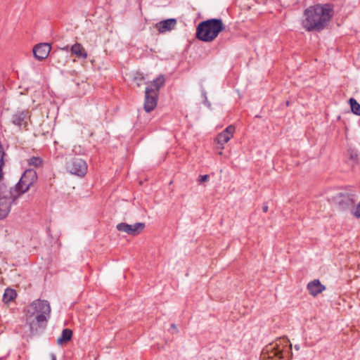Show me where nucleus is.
Returning <instances> with one entry per match:
<instances>
[{
  "label": "nucleus",
  "mask_w": 360,
  "mask_h": 360,
  "mask_svg": "<svg viewBox=\"0 0 360 360\" xmlns=\"http://www.w3.org/2000/svg\"><path fill=\"white\" fill-rule=\"evenodd\" d=\"M145 228V224L141 222L135 223L134 224H128L127 223H120L117 225V229L119 231L124 232L131 236H137Z\"/></svg>",
  "instance_id": "nucleus-8"
},
{
  "label": "nucleus",
  "mask_w": 360,
  "mask_h": 360,
  "mask_svg": "<svg viewBox=\"0 0 360 360\" xmlns=\"http://www.w3.org/2000/svg\"><path fill=\"white\" fill-rule=\"evenodd\" d=\"M18 198L11 188L1 186L0 188V219H4L9 214L13 202Z\"/></svg>",
  "instance_id": "nucleus-4"
},
{
  "label": "nucleus",
  "mask_w": 360,
  "mask_h": 360,
  "mask_svg": "<svg viewBox=\"0 0 360 360\" xmlns=\"http://www.w3.org/2000/svg\"><path fill=\"white\" fill-rule=\"evenodd\" d=\"M51 307L46 300H37L28 307L26 316V324L33 333L40 327V324L46 322L50 316Z\"/></svg>",
  "instance_id": "nucleus-2"
},
{
  "label": "nucleus",
  "mask_w": 360,
  "mask_h": 360,
  "mask_svg": "<svg viewBox=\"0 0 360 360\" xmlns=\"http://www.w3.org/2000/svg\"><path fill=\"white\" fill-rule=\"evenodd\" d=\"M36 180V172L32 169L26 170L22 175L15 188L11 189L13 193L18 195V198L21 194L27 192Z\"/></svg>",
  "instance_id": "nucleus-5"
},
{
  "label": "nucleus",
  "mask_w": 360,
  "mask_h": 360,
  "mask_svg": "<svg viewBox=\"0 0 360 360\" xmlns=\"http://www.w3.org/2000/svg\"><path fill=\"white\" fill-rule=\"evenodd\" d=\"M68 169L72 174L84 176L87 171V165L81 158H73L68 165Z\"/></svg>",
  "instance_id": "nucleus-7"
},
{
  "label": "nucleus",
  "mask_w": 360,
  "mask_h": 360,
  "mask_svg": "<svg viewBox=\"0 0 360 360\" xmlns=\"http://www.w3.org/2000/svg\"><path fill=\"white\" fill-rule=\"evenodd\" d=\"M334 200L341 210L349 209L353 207L354 204V199L348 194L339 193L335 197Z\"/></svg>",
  "instance_id": "nucleus-13"
},
{
  "label": "nucleus",
  "mask_w": 360,
  "mask_h": 360,
  "mask_svg": "<svg viewBox=\"0 0 360 360\" xmlns=\"http://www.w3.org/2000/svg\"><path fill=\"white\" fill-rule=\"evenodd\" d=\"M353 215L356 218H360V202L356 205V208L352 211Z\"/></svg>",
  "instance_id": "nucleus-23"
},
{
  "label": "nucleus",
  "mask_w": 360,
  "mask_h": 360,
  "mask_svg": "<svg viewBox=\"0 0 360 360\" xmlns=\"http://www.w3.org/2000/svg\"><path fill=\"white\" fill-rule=\"evenodd\" d=\"M144 79L142 77H136L134 78L133 82L137 87L141 86L144 83Z\"/></svg>",
  "instance_id": "nucleus-22"
},
{
  "label": "nucleus",
  "mask_w": 360,
  "mask_h": 360,
  "mask_svg": "<svg viewBox=\"0 0 360 360\" xmlns=\"http://www.w3.org/2000/svg\"><path fill=\"white\" fill-rule=\"evenodd\" d=\"M325 289L326 287L318 279H315L307 284V290L309 294L314 297L321 293Z\"/></svg>",
  "instance_id": "nucleus-15"
},
{
  "label": "nucleus",
  "mask_w": 360,
  "mask_h": 360,
  "mask_svg": "<svg viewBox=\"0 0 360 360\" xmlns=\"http://www.w3.org/2000/svg\"><path fill=\"white\" fill-rule=\"evenodd\" d=\"M51 360H56V356L54 354H50Z\"/></svg>",
  "instance_id": "nucleus-27"
},
{
  "label": "nucleus",
  "mask_w": 360,
  "mask_h": 360,
  "mask_svg": "<svg viewBox=\"0 0 360 360\" xmlns=\"http://www.w3.org/2000/svg\"><path fill=\"white\" fill-rule=\"evenodd\" d=\"M27 162L30 165L39 167L42 164V160L39 157L34 156L28 159Z\"/></svg>",
  "instance_id": "nucleus-21"
},
{
  "label": "nucleus",
  "mask_w": 360,
  "mask_h": 360,
  "mask_svg": "<svg viewBox=\"0 0 360 360\" xmlns=\"http://www.w3.org/2000/svg\"><path fill=\"white\" fill-rule=\"evenodd\" d=\"M16 296V292L14 290L7 288L3 295V301L8 303L12 301Z\"/></svg>",
  "instance_id": "nucleus-19"
},
{
  "label": "nucleus",
  "mask_w": 360,
  "mask_h": 360,
  "mask_svg": "<svg viewBox=\"0 0 360 360\" xmlns=\"http://www.w3.org/2000/svg\"><path fill=\"white\" fill-rule=\"evenodd\" d=\"M51 47V45L48 43H41L37 44L33 48V54L36 59L39 60H42L47 58Z\"/></svg>",
  "instance_id": "nucleus-12"
},
{
  "label": "nucleus",
  "mask_w": 360,
  "mask_h": 360,
  "mask_svg": "<svg viewBox=\"0 0 360 360\" xmlns=\"http://www.w3.org/2000/svg\"><path fill=\"white\" fill-rule=\"evenodd\" d=\"M288 340L285 338L278 340L275 345L271 346L269 349H266L267 356L264 353V357L268 358L270 360H278L284 358V353L287 352V349H291V345H289Z\"/></svg>",
  "instance_id": "nucleus-6"
},
{
  "label": "nucleus",
  "mask_w": 360,
  "mask_h": 360,
  "mask_svg": "<svg viewBox=\"0 0 360 360\" xmlns=\"http://www.w3.org/2000/svg\"><path fill=\"white\" fill-rule=\"evenodd\" d=\"M209 179H210V176L207 174L201 175L198 177V181L199 184H201L204 181H207Z\"/></svg>",
  "instance_id": "nucleus-24"
},
{
  "label": "nucleus",
  "mask_w": 360,
  "mask_h": 360,
  "mask_svg": "<svg viewBox=\"0 0 360 360\" xmlns=\"http://www.w3.org/2000/svg\"><path fill=\"white\" fill-rule=\"evenodd\" d=\"M171 328L174 330L173 333L178 331L176 326L174 323L171 325Z\"/></svg>",
  "instance_id": "nucleus-25"
},
{
  "label": "nucleus",
  "mask_w": 360,
  "mask_h": 360,
  "mask_svg": "<svg viewBox=\"0 0 360 360\" xmlns=\"http://www.w3.org/2000/svg\"><path fill=\"white\" fill-rule=\"evenodd\" d=\"M262 210H263V212H266L268 211V205H264L262 206Z\"/></svg>",
  "instance_id": "nucleus-26"
},
{
  "label": "nucleus",
  "mask_w": 360,
  "mask_h": 360,
  "mask_svg": "<svg viewBox=\"0 0 360 360\" xmlns=\"http://www.w3.org/2000/svg\"><path fill=\"white\" fill-rule=\"evenodd\" d=\"M158 94L149 89L145 91L144 110L147 112L153 110L157 106Z\"/></svg>",
  "instance_id": "nucleus-10"
},
{
  "label": "nucleus",
  "mask_w": 360,
  "mask_h": 360,
  "mask_svg": "<svg viewBox=\"0 0 360 360\" xmlns=\"http://www.w3.org/2000/svg\"><path fill=\"white\" fill-rule=\"evenodd\" d=\"M72 335V331L70 329L65 328L63 330L61 335L58 337L57 340V343L58 345H63V343L68 342L70 340Z\"/></svg>",
  "instance_id": "nucleus-18"
},
{
  "label": "nucleus",
  "mask_w": 360,
  "mask_h": 360,
  "mask_svg": "<svg viewBox=\"0 0 360 360\" xmlns=\"http://www.w3.org/2000/svg\"><path fill=\"white\" fill-rule=\"evenodd\" d=\"M349 102L352 112L356 115H360V104L353 98H351Z\"/></svg>",
  "instance_id": "nucleus-20"
},
{
  "label": "nucleus",
  "mask_w": 360,
  "mask_h": 360,
  "mask_svg": "<svg viewBox=\"0 0 360 360\" xmlns=\"http://www.w3.org/2000/svg\"><path fill=\"white\" fill-rule=\"evenodd\" d=\"M333 15V8L329 4L311 6L304 11L302 25L307 32L320 31L326 26Z\"/></svg>",
  "instance_id": "nucleus-1"
},
{
  "label": "nucleus",
  "mask_w": 360,
  "mask_h": 360,
  "mask_svg": "<svg viewBox=\"0 0 360 360\" xmlns=\"http://www.w3.org/2000/svg\"><path fill=\"white\" fill-rule=\"evenodd\" d=\"M61 50L68 51L69 50V46H66L65 47L60 48Z\"/></svg>",
  "instance_id": "nucleus-28"
},
{
  "label": "nucleus",
  "mask_w": 360,
  "mask_h": 360,
  "mask_svg": "<svg viewBox=\"0 0 360 360\" xmlns=\"http://www.w3.org/2000/svg\"><path fill=\"white\" fill-rule=\"evenodd\" d=\"M225 28L221 19H209L200 22L196 30V37L198 39L205 41H212L219 33Z\"/></svg>",
  "instance_id": "nucleus-3"
},
{
  "label": "nucleus",
  "mask_w": 360,
  "mask_h": 360,
  "mask_svg": "<svg viewBox=\"0 0 360 360\" xmlns=\"http://www.w3.org/2000/svg\"><path fill=\"white\" fill-rule=\"evenodd\" d=\"M235 130V127L233 125H229L223 131L218 134L215 141L217 143L221 146V149H223L224 144L228 143V141L233 136Z\"/></svg>",
  "instance_id": "nucleus-11"
},
{
  "label": "nucleus",
  "mask_w": 360,
  "mask_h": 360,
  "mask_svg": "<svg viewBox=\"0 0 360 360\" xmlns=\"http://www.w3.org/2000/svg\"><path fill=\"white\" fill-rule=\"evenodd\" d=\"M165 84V78L163 76L160 75L158 77L155 79H154L150 85L146 88V89H149L150 91H155V94H158L159 90L162 86Z\"/></svg>",
  "instance_id": "nucleus-17"
},
{
  "label": "nucleus",
  "mask_w": 360,
  "mask_h": 360,
  "mask_svg": "<svg viewBox=\"0 0 360 360\" xmlns=\"http://www.w3.org/2000/svg\"><path fill=\"white\" fill-rule=\"evenodd\" d=\"M176 25V20L174 18H169L165 20H162L155 25L160 33H165L172 30Z\"/></svg>",
  "instance_id": "nucleus-14"
},
{
  "label": "nucleus",
  "mask_w": 360,
  "mask_h": 360,
  "mask_svg": "<svg viewBox=\"0 0 360 360\" xmlns=\"http://www.w3.org/2000/svg\"><path fill=\"white\" fill-rule=\"evenodd\" d=\"M30 118V115L27 110L17 111L12 115L11 122L20 129L26 128Z\"/></svg>",
  "instance_id": "nucleus-9"
},
{
  "label": "nucleus",
  "mask_w": 360,
  "mask_h": 360,
  "mask_svg": "<svg viewBox=\"0 0 360 360\" xmlns=\"http://www.w3.org/2000/svg\"><path fill=\"white\" fill-rule=\"evenodd\" d=\"M70 51L72 54L79 58L86 59L87 58V53L81 44H75L71 46Z\"/></svg>",
  "instance_id": "nucleus-16"
}]
</instances>
